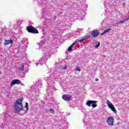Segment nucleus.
I'll return each mask as SVG.
<instances>
[{
	"label": "nucleus",
	"instance_id": "nucleus-6",
	"mask_svg": "<svg viewBox=\"0 0 129 129\" xmlns=\"http://www.w3.org/2000/svg\"><path fill=\"white\" fill-rule=\"evenodd\" d=\"M115 5L114 1L111 0H105L104 2V7L107 9H110L111 7H113Z\"/></svg>",
	"mask_w": 129,
	"mask_h": 129
},
{
	"label": "nucleus",
	"instance_id": "nucleus-17",
	"mask_svg": "<svg viewBox=\"0 0 129 129\" xmlns=\"http://www.w3.org/2000/svg\"><path fill=\"white\" fill-rule=\"evenodd\" d=\"M94 102V100H89L87 102V103H86V105H87V106H92V103Z\"/></svg>",
	"mask_w": 129,
	"mask_h": 129
},
{
	"label": "nucleus",
	"instance_id": "nucleus-32",
	"mask_svg": "<svg viewBox=\"0 0 129 129\" xmlns=\"http://www.w3.org/2000/svg\"><path fill=\"white\" fill-rule=\"evenodd\" d=\"M128 20H129V15L126 19H124V21H126H126H128Z\"/></svg>",
	"mask_w": 129,
	"mask_h": 129
},
{
	"label": "nucleus",
	"instance_id": "nucleus-10",
	"mask_svg": "<svg viewBox=\"0 0 129 129\" xmlns=\"http://www.w3.org/2000/svg\"><path fill=\"white\" fill-rule=\"evenodd\" d=\"M62 98L63 99V100H65V101H71V96L67 94H64L62 95Z\"/></svg>",
	"mask_w": 129,
	"mask_h": 129
},
{
	"label": "nucleus",
	"instance_id": "nucleus-21",
	"mask_svg": "<svg viewBox=\"0 0 129 129\" xmlns=\"http://www.w3.org/2000/svg\"><path fill=\"white\" fill-rule=\"evenodd\" d=\"M82 15H81V17H79V20H80V21H81L82 20V19H83V18H84V16H85V14H84V12L82 11Z\"/></svg>",
	"mask_w": 129,
	"mask_h": 129
},
{
	"label": "nucleus",
	"instance_id": "nucleus-30",
	"mask_svg": "<svg viewBox=\"0 0 129 129\" xmlns=\"http://www.w3.org/2000/svg\"><path fill=\"white\" fill-rule=\"evenodd\" d=\"M106 103H107V105H108H108H110V103H110V102L109 101V100H107V101H106Z\"/></svg>",
	"mask_w": 129,
	"mask_h": 129
},
{
	"label": "nucleus",
	"instance_id": "nucleus-11",
	"mask_svg": "<svg viewBox=\"0 0 129 129\" xmlns=\"http://www.w3.org/2000/svg\"><path fill=\"white\" fill-rule=\"evenodd\" d=\"M22 45H24L23 49H26V47H28V39L26 38H23L22 41Z\"/></svg>",
	"mask_w": 129,
	"mask_h": 129
},
{
	"label": "nucleus",
	"instance_id": "nucleus-9",
	"mask_svg": "<svg viewBox=\"0 0 129 129\" xmlns=\"http://www.w3.org/2000/svg\"><path fill=\"white\" fill-rule=\"evenodd\" d=\"M16 84H22V82L18 79L13 80L11 83L10 86L12 87Z\"/></svg>",
	"mask_w": 129,
	"mask_h": 129
},
{
	"label": "nucleus",
	"instance_id": "nucleus-15",
	"mask_svg": "<svg viewBox=\"0 0 129 129\" xmlns=\"http://www.w3.org/2000/svg\"><path fill=\"white\" fill-rule=\"evenodd\" d=\"M25 65H26V64H23V65L20 66L18 68L19 72L20 73H21V72H23L24 71V69H25Z\"/></svg>",
	"mask_w": 129,
	"mask_h": 129
},
{
	"label": "nucleus",
	"instance_id": "nucleus-8",
	"mask_svg": "<svg viewBox=\"0 0 129 129\" xmlns=\"http://www.w3.org/2000/svg\"><path fill=\"white\" fill-rule=\"evenodd\" d=\"M114 120V118H113V117L110 116L108 117L106 122L108 124V125H113Z\"/></svg>",
	"mask_w": 129,
	"mask_h": 129
},
{
	"label": "nucleus",
	"instance_id": "nucleus-31",
	"mask_svg": "<svg viewBox=\"0 0 129 129\" xmlns=\"http://www.w3.org/2000/svg\"><path fill=\"white\" fill-rule=\"evenodd\" d=\"M75 70H76V71H79V72H80V68H77L75 69Z\"/></svg>",
	"mask_w": 129,
	"mask_h": 129
},
{
	"label": "nucleus",
	"instance_id": "nucleus-3",
	"mask_svg": "<svg viewBox=\"0 0 129 129\" xmlns=\"http://www.w3.org/2000/svg\"><path fill=\"white\" fill-rule=\"evenodd\" d=\"M22 99H18L15 103L14 109L16 111H21L23 110V104H22Z\"/></svg>",
	"mask_w": 129,
	"mask_h": 129
},
{
	"label": "nucleus",
	"instance_id": "nucleus-13",
	"mask_svg": "<svg viewBox=\"0 0 129 129\" xmlns=\"http://www.w3.org/2000/svg\"><path fill=\"white\" fill-rule=\"evenodd\" d=\"M91 35L94 38L95 37H97V36H98V35H99V32H98V30H95L92 31Z\"/></svg>",
	"mask_w": 129,
	"mask_h": 129
},
{
	"label": "nucleus",
	"instance_id": "nucleus-12",
	"mask_svg": "<svg viewBox=\"0 0 129 129\" xmlns=\"http://www.w3.org/2000/svg\"><path fill=\"white\" fill-rule=\"evenodd\" d=\"M108 107L109 108H110L114 113H116V110L115 109V108H114L112 103H110V105H108Z\"/></svg>",
	"mask_w": 129,
	"mask_h": 129
},
{
	"label": "nucleus",
	"instance_id": "nucleus-35",
	"mask_svg": "<svg viewBox=\"0 0 129 129\" xmlns=\"http://www.w3.org/2000/svg\"><path fill=\"white\" fill-rule=\"evenodd\" d=\"M43 5H44V3H41V6H43Z\"/></svg>",
	"mask_w": 129,
	"mask_h": 129
},
{
	"label": "nucleus",
	"instance_id": "nucleus-26",
	"mask_svg": "<svg viewBox=\"0 0 129 129\" xmlns=\"http://www.w3.org/2000/svg\"><path fill=\"white\" fill-rule=\"evenodd\" d=\"M49 111H50V112H51V113H53L55 111L54 110V109H53V108H50V109H49Z\"/></svg>",
	"mask_w": 129,
	"mask_h": 129
},
{
	"label": "nucleus",
	"instance_id": "nucleus-36",
	"mask_svg": "<svg viewBox=\"0 0 129 129\" xmlns=\"http://www.w3.org/2000/svg\"><path fill=\"white\" fill-rule=\"evenodd\" d=\"M22 85H23V86H25L24 84H22Z\"/></svg>",
	"mask_w": 129,
	"mask_h": 129
},
{
	"label": "nucleus",
	"instance_id": "nucleus-18",
	"mask_svg": "<svg viewBox=\"0 0 129 129\" xmlns=\"http://www.w3.org/2000/svg\"><path fill=\"white\" fill-rule=\"evenodd\" d=\"M110 31H111V29L110 28L104 31L103 33H101V36L104 35V34H107V33H109Z\"/></svg>",
	"mask_w": 129,
	"mask_h": 129
},
{
	"label": "nucleus",
	"instance_id": "nucleus-14",
	"mask_svg": "<svg viewBox=\"0 0 129 129\" xmlns=\"http://www.w3.org/2000/svg\"><path fill=\"white\" fill-rule=\"evenodd\" d=\"M83 33V29H79L75 31V34L78 36L79 35H81Z\"/></svg>",
	"mask_w": 129,
	"mask_h": 129
},
{
	"label": "nucleus",
	"instance_id": "nucleus-34",
	"mask_svg": "<svg viewBox=\"0 0 129 129\" xmlns=\"http://www.w3.org/2000/svg\"><path fill=\"white\" fill-rule=\"evenodd\" d=\"M95 80L96 81H98V79H96Z\"/></svg>",
	"mask_w": 129,
	"mask_h": 129
},
{
	"label": "nucleus",
	"instance_id": "nucleus-4",
	"mask_svg": "<svg viewBox=\"0 0 129 129\" xmlns=\"http://www.w3.org/2000/svg\"><path fill=\"white\" fill-rule=\"evenodd\" d=\"M40 88H41V83L38 81L31 87V90L33 92H35L36 94H39L40 92Z\"/></svg>",
	"mask_w": 129,
	"mask_h": 129
},
{
	"label": "nucleus",
	"instance_id": "nucleus-22",
	"mask_svg": "<svg viewBox=\"0 0 129 129\" xmlns=\"http://www.w3.org/2000/svg\"><path fill=\"white\" fill-rule=\"evenodd\" d=\"M25 108H26V111H28L29 109V104L28 103V102H26Z\"/></svg>",
	"mask_w": 129,
	"mask_h": 129
},
{
	"label": "nucleus",
	"instance_id": "nucleus-5",
	"mask_svg": "<svg viewBox=\"0 0 129 129\" xmlns=\"http://www.w3.org/2000/svg\"><path fill=\"white\" fill-rule=\"evenodd\" d=\"M88 38H89V36H85L80 39H77L74 42V43L72 44L71 46L69 47L68 51H72V47H73L74 45H75L76 44H78V43H82V42H83V41H86V40H87Z\"/></svg>",
	"mask_w": 129,
	"mask_h": 129
},
{
	"label": "nucleus",
	"instance_id": "nucleus-2",
	"mask_svg": "<svg viewBox=\"0 0 129 129\" xmlns=\"http://www.w3.org/2000/svg\"><path fill=\"white\" fill-rule=\"evenodd\" d=\"M45 80L47 84V89L46 92L49 94H52L53 91H55V87L54 86V78L48 77L45 78Z\"/></svg>",
	"mask_w": 129,
	"mask_h": 129
},
{
	"label": "nucleus",
	"instance_id": "nucleus-20",
	"mask_svg": "<svg viewBox=\"0 0 129 129\" xmlns=\"http://www.w3.org/2000/svg\"><path fill=\"white\" fill-rule=\"evenodd\" d=\"M50 73H51L52 74H57V72L55 71V69H51L49 71Z\"/></svg>",
	"mask_w": 129,
	"mask_h": 129
},
{
	"label": "nucleus",
	"instance_id": "nucleus-25",
	"mask_svg": "<svg viewBox=\"0 0 129 129\" xmlns=\"http://www.w3.org/2000/svg\"><path fill=\"white\" fill-rule=\"evenodd\" d=\"M43 14H48V11L46 10V9L43 8V10H42Z\"/></svg>",
	"mask_w": 129,
	"mask_h": 129
},
{
	"label": "nucleus",
	"instance_id": "nucleus-7",
	"mask_svg": "<svg viewBox=\"0 0 129 129\" xmlns=\"http://www.w3.org/2000/svg\"><path fill=\"white\" fill-rule=\"evenodd\" d=\"M27 30L28 32H29V33H32V34L39 33V31H38V30H37V29H36L32 26H29V27H27Z\"/></svg>",
	"mask_w": 129,
	"mask_h": 129
},
{
	"label": "nucleus",
	"instance_id": "nucleus-27",
	"mask_svg": "<svg viewBox=\"0 0 129 129\" xmlns=\"http://www.w3.org/2000/svg\"><path fill=\"white\" fill-rule=\"evenodd\" d=\"M124 22H126V21H124V20L123 21H120L119 22H118V24H123V23H124Z\"/></svg>",
	"mask_w": 129,
	"mask_h": 129
},
{
	"label": "nucleus",
	"instance_id": "nucleus-19",
	"mask_svg": "<svg viewBox=\"0 0 129 129\" xmlns=\"http://www.w3.org/2000/svg\"><path fill=\"white\" fill-rule=\"evenodd\" d=\"M96 102H97L96 101H94L92 104V106L93 108H95L97 106V105L96 104Z\"/></svg>",
	"mask_w": 129,
	"mask_h": 129
},
{
	"label": "nucleus",
	"instance_id": "nucleus-29",
	"mask_svg": "<svg viewBox=\"0 0 129 129\" xmlns=\"http://www.w3.org/2000/svg\"><path fill=\"white\" fill-rule=\"evenodd\" d=\"M100 46V42H98V44L95 46V48H98Z\"/></svg>",
	"mask_w": 129,
	"mask_h": 129
},
{
	"label": "nucleus",
	"instance_id": "nucleus-28",
	"mask_svg": "<svg viewBox=\"0 0 129 129\" xmlns=\"http://www.w3.org/2000/svg\"><path fill=\"white\" fill-rule=\"evenodd\" d=\"M17 23H18L19 24H23V21L19 19L17 21Z\"/></svg>",
	"mask_w": 129,
	"mask_h": 129
},
{
	"label": "nucleus",
	"instance_id": "nucleus-23",
	"mask_svg": "<svg viewBox=\"0 0 129 129\" xmlns=\"http://www.w3.org/2000/svg\"><path fill=\"white\" fill-rule=\"evenodd\" d=\"M86 121V118H85L84 119V123L85 124V125H84V127H87V128H88V127H89V126H88V125H87V123H85V122Z\"/></svg>",
	"mask_w": 129,
	"mask_h": 129
},
{
	"label": "nucleus",
	"instance_id": "nucleus-24",
	"mask_svg": "<svg viewBox=\"0 0 129 129\" xmlns=\"http://www.w3.org/2000/svg\"><path fill=\"white\" fill-rule=\"evenodd\" d=\"M67 69V66L66 65L62 66L61 67V69L62 70H66Z\"/></svg>",
	"mask_w": 129,
	"mask_h": 129
},
{
	"label": "nucleus",
	"instance_id": "nucleus-16",
	"mask_svg": "<svg viewBox=\"0 0 129 129\" xmlns=\"http://www.w3.org/2000/svg\"><path fill=\"white\" fill-rule=\"evenodd\" d=\"M13 43V40L10 39V40H5V43H4L5 46H7V45H9L10 44H12Z\"/></svg>",
	"mask_w": 129,
	"mask_h": 129
},
{
	"label": "nucleus",
	"instance_id": "nucleus-1",
	"mask_svg": "<svg viewBox=\"0 0 129 129\" xmlns=\"http://www.w3.org/2000/svg\"><path fill=\"white\" fill-rule=\"evenodd\" d=\"M46 46H47L46 44V38H45V37H42L39 42V48L42 51L44 55L39 60L38 62L37 61V62H36V66H38V64L40 65L45 64L46 62H47V60L50 58V55L55 54L57 52V49L55 48V47H46Z\"/></svg>",
	"mask_w": 129,
	"mask_h": 129
},
{
	"label": "nucleus",
	"instance_id": "nucleus-33",
	"mask_svg": "<svg viewBox=\"0 0 129 129\" xmlns=\"http://www.w3.org/2000/svg\"><path fill=\"white\" fill-rule=\"evenodd\" d=\"M17 27H20V24H17Z\"/></svg>",
	"mask_w": 129,
	"mask_h": 129
}]
</instances>
